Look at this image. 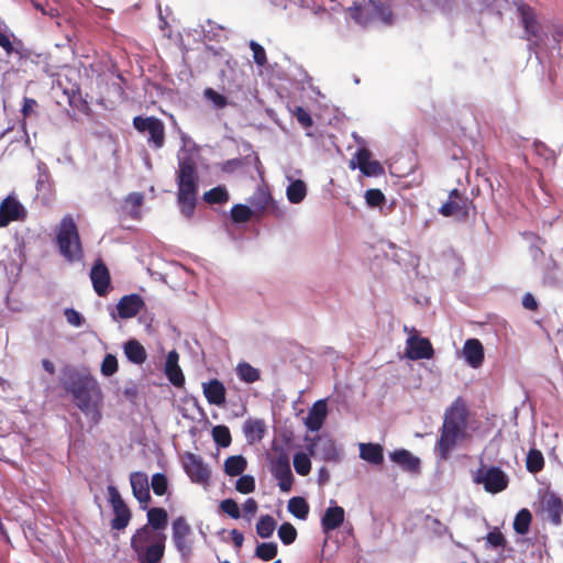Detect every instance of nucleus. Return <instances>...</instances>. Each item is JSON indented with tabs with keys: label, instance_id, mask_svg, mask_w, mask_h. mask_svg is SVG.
<instances>
[{
	"label": "nucleus",
	"instance_id": "obj_1",
	"mask_svg": "<svg viewBox=\"0 0 563 563\" xmlns=\"http://www.w3.org/2000/svg\"><path fill=\"white\" fill-rule=\"evenodd\" d=\"M64 389L73 396L76 406L85 413L93 415L95 422L101 418L102 390L88 371L68 369L64 373Z\"/></svg>",
	"mask_w": 563,
	"mask_h": 563
},
{
	"label": "nucleus",
	"instance_id": "obj_2",
	"mask_svg": "<svg viewBox=\"0 0 563 563\" xmlns=\"http://www.w3.org/2000/svg\"><path fill=\"white\" fill-rule=\"evenodd\" d=\"M470 410L462 397H456L445 409L440 437L435 442L438 456L446 461L452 450L467 434Z\"/></svg>",
	"mask_w": 563,
	"mask_h": 563
},
{
	"label": "nucleus",
	"instance_id": "obj_3",
	"mask_svg": "<svg viewBox=\"0 0 563 563\" xmlns=\"http://www.w3.org/2000/svg\"><path fill=\"white\" fill-rule=\"evenodd\" d=\"M177 201L181 213L190 218L196 208L199 175L197 170V162L192 154L185 153L178 156L177 170Z\"/></svg>",
	"mask_w": 563,
	"mask_h": 563
},
{
	"label": "nucleus",
	"instance_id": "obj_4",
	"mask_svg": "<svg viewBox=\"0 0 563 563\" xmlns=\"http://www.w3.org/2000/svg\"><path fill=\"white\" fill-rule=\"evenodd\" d=\"M56 244L60 255L69 263L84 260V247L78 227L70 214L62 218L55 229Z\"/></svg>",
	"mask_w": 563,
	"mask_h": 563
},
{
	"label": "nucleus",
	"instance_id": "obj_5",
	"mask_svg": "<svg viewBox=\"0 0 563 563\" xmlns=\"http://www.w3.org/2000/svg\"><path fill=\"white\" fill-rule=\"evenodd\" d=\"M349 15L356 23L367 25L379 21L390 24L393 21V12L390 7L380 0H355L347 8Z\"/></svg>",
	"mask_w": 563,
	"mask_h": 563
},
{
	"label": "nucleus",
	"instance_id": "obj_6",
	"mask_svg": "<svg viewBox=\"0 0 563 563\" xmlns=\"http://www.w3.org/2000/svg\"><path fill=\"white\" fill-rule=\"evenodd\" d=\"M172 542L183 561L188 562L194 555L195 536L191 526L184 516L172 522Z\"/></svg>",
	"mask_w": 563,
	"mask_h": 563
},
{
	"label": "nucleus",
	"instance_id": "obj_7",
	"mask_svg": "<svg viewBox=\"0 0 563 563\" xmlns=\"http://www.w3.org/2000/svg\"><path fill=\"white\" fill-rule=\"evenodd\" d=\"M133 128L142 133L147 134V145L154 151H158L165 146L166 129L164 122L156 117L136 115L133 118Z\"/></svg>",
	"mask_w": 563,
	"mask_h": 563
},
{
	"label": "nucleus",
	"instance_id": "obj_8",
	"mask_svg": "<svg viewBox=\"0 0 563 563\" xmlns=\"http://www.w3.org/2000/svg\"><path fill=\"white\" fill-rule=\"evenodd\" d=\"M471 209H476L473 200L454 188L449 192L448 200L439 208V213L445 218L454 217L465 221L470 217Z\"/></svg>",
	"mask_w": 563,
	"mask_h": 563
},
{
	"label": "nucleus",
	"instance_id": "obj_9",
	"mask_svg": "<svg viewBox=\"0 0 563 563\" xmlns=\"http://www.w3.org/2000/svg\"><path fill=\"white\" fill-rule=\"evenodd\" d=\"M473 481L475 484H482L485 490L490 494L505 490L509 483L508 476L498 466L478 468L473 476Z\"/></svg>",
	"mask_w": 563,
	"mask_h": 563
},
{
	"label": "nucleus",
	"instance_id": "obj_10",
	"mask_svg": "<svg viewBox=\"0 0 563 563\" xmlns=\"http://www.w3.org/2000/svg\"><path fill=\"white\" fill-rule=\"evenodd\" d=\"M434 355V350L429 339L422 338L417 330H410V335L406 340V356L409 360H430Z\"/></svg>",
	"mask_w": 563,
	"mask_h": 563
},
{
	"label": "nucleus",
	"instance_id": "obj_11",
	"mask_svg": "<svg viewBox=\"0 0 563 563\" xmlns=\"http://www.w3.org/2000/svg\"><path fill=\"white\" fill-rule=\"evenodd\" d=\"M108 494L110 497V503L113 509L114 517L111 520V528L113 530H123L128 527L131 520V510L122 499L119 490L110 485L108 486Z\"/></svg>",
	"mask_w": 563,
	"mask_h": 563
},
{
	"label": "nucleus",
	"instance_id": "obj_12",
	"mask_svg": "<svg viewBox=\"0 0 563 563\" xmlns=\"http://www.w3.org/2000/svg\"><path fill=\"white\" fill-rule=\"evenodd\" d=\"M272 473L278 481V486L282 492H289L294 484V475L290 468V459L287 452L280 451L277 456L272 461Z\"/></svg>",
	"mask_w": 563,
	"mask_h": 563
},
{
	"label": "nucleus",
	"instance_id": "obj_13",
	"mask_svg": "<svg viewBox=\"0 0 563 563\" xmlns=\"http://www.w3.org/2000/svg\"><path fill=\"white\" fill-rule=\"evenodd\" d=\"M183 466L191 482L201 485L209 483L210 470L203 463L201 456L191 452H186L183 456Z\"/></svg>",
	"mask_w": 563,
	"mask_h": 563
},
{
	"label": "nucleus",
	"instance_id": "obj_14",
	"mask_svg": "<svg viewBox=\"0 0 563 563\" xmlns=\"http://www.w3.org/2000/svg\"><path fill=\"white\" fill-rule=\"evenodd\" d=\"M517 10L525 29L526 38L530 42L539 40L541 37V24L538 21L536 10L527 3H519Z\"/></svg>",
	"mask_w": 563,
	"mask_h": 563
},
{
	"label": "nucleus",
	"instance_id": "obj_15",
	"mask_svg": "<svg viewBox=\"0 0 563 563\" xmlns=\"http://www.w3.org/2000/svg\"><path fill=\"white\" fill-rule=\"evenodd\" d=\"M26 216L24 207L13 197H5L0 203V228L9 225L13 221L23 220Z\"/></svg>",
	"mask_w": 563,
	"mask_h": 563
},
{
	"label": "nucleus",
	"instance_id": "obj_16",
	"mask_svg": "<svg viewBox=\"0 0 563 563\" xmlns=\"http://www.w3.org/2000/svg\"><path fill=\"white\" fill-rule=\"evenodd\" d=\"M90 279L93 290L100 297L108 295L110 290L111 277L108 267L102 260H97L91 267Z\"/></svg>",
	"mask_w": 563,
	"mask_h": 563
},
{
	"label": "nucleus",
	"instance_id": "obj_17",
	"mask_svg": "<svg viewBox=\"0 0 563 563\" xmlns=\"http://www.w3.org/2000/svg\"><path fill=\"white\" fill-rule=\"evenodd\" d=\"M540 505L542 510L548 515L549 520L554 526H560L562 523L563 500L560 496L553 492H547L542 496Z\"/></svg>",
	"mask_w": 563,
	"mask_h": 563
},
{
	"label": "nucleus",
	"instance_id": "obj_18",
	"mask_svg": "<svg viewBox=\"0 0 563 563\" xmlns=\"http://www.w3.org/2000/svg\"><path fill=\"white\" fill-rule=\"evenodd\" d=\"M133 496L141 504L142 509L147 508L151 500L148 477L143 472H134L130 475Z\"/></svg>",
	"mask_w": 563,
	"mask_h": 563
},
{
	"label": "nucleus",
	"instance_id": "obj_19",
	"mask_svg": "<svg viewBox=\"0 0 563 563\" xmlns=\"http://www.w3.org/2000/svg\"><path fill=\"white\" fill-rule=\"evenodd\" d=\"M144 300L140 295H125L117 305L118 316L121 319L134 318L144 308Z\"/></svg>",
	"mask_w": 563,
	"mask_h": 563
},
{
	"label": "nucleus",
	"instance_id": "obj_20",
	"mask_svg": "<svg viewBox=\"0 0 563 563\" xmlns=\"http://www.w3.org/2000/svg\"><path fill=\"white\" fill-rule=\"evenodd\" d=\"M179 361V354L176 350H172L168 352L166 356L165 367L164 372L167 376L168 380L175 386V387H183L185 384V376L184 373L178 364Z\"/></svg>",
	"mask_w": 563,
	"mask_h": 563
},
{
	"label": "nucleus",
	"instance_id": "obj_21",
	"mask_svg": "<svg viewBox=\"0 0 563 563\" xmlns=\"http://www.w3.org/2000/svg\"><path fill=\"white\" fill-rule=\"evenodd\" d=\"M166 536L161 534L155 539V542L145 547L143 550L137 551V559L141 563H158L165 552Z\"/></svg>",
	"mask_w": 563,
	"mask_h": 563
},
{
	"label": "nucleus",
	"instance_id": "obj_22",
	"mask_svg": "<svg viewBox=\"0 0 563 563\" xmlns=\"http://www.w3.org/2000/svg\"><path fill=\"white\" fill-rule=\"evenodd\" d=\"M314 451L325 462H338L340 460V453L335 442L329 438H318L314 444L309 448L310 454H314Z\"/></svg>",
	"mask_w": 563,
	"mask_h": 563
},
{
	"label": "nucleus",
	"instance_id": "obj_23",
	"mask_svg": "<svg viewBox=\"0 0 563 563\" xmlns=\"http://www.w3.org/2000/svg\"><path fill=\"white\" fill-rule=\"evenodd\" d=\"M465 361L473 368L479 367L484 362V347L478 339H468L463 346Z\"/></svg>",
	"mask_w": 563,
	"mask_h": 563
},
{
	"label": "nucleus",
	"instance_id": "obj_24",
	"mask_svg": "<svg viewBox=\"0 0 563 563\" xmlns=\"http://www.w3.org/2000/svg\"><path fill=\"white\" fill-rule=\"evenodd\" d=\"M202 390L209 404L216 406H223L225 404V387L219 379L213 378L207 383H202Z\"/></svg>",
	"mask_w": 563,
	"mask_h": 563
},
{
	"label": "nucleus",
	"instance_id": "obj_25",
	"mask_svg": "<svg viewBox=\"0 0 563 563\" xmlns=\"http://www.w3.org/2000/svg\"><path fill=\"white\" fill-rule=\"evenodd\" d=\"M162 532H154L147 525L139 528L131 538V548L136 553L137 551L143 550L145 547L155 542V539L158 538Z\"/></svg>",
	"mask_w": 563,
	"mask_h": 563
},
{
	"label": "nucleus",
	"instance_id": "obj_26",
	"mask_svg": "<svg viewBox=\"0 0 563 563\" xmlns=\"http://www.w3.org/2000/svg\"><path fill=\"white\" fill-rule=\"evenodd\" d=\"M328 413L325 400H318L313 404L306 419V426L311 431L321 429Z\"/></svg>",
	"mask_w": 563,
	"mask_h": 563
},
{
	"label": "nucleus",
	"instance_id": "obj_27",
	"mask_svg": "<svg viewBox=\"0 0 563 563\" xmlns=\"http://www.w3.org/2000/svg\"><path fill=\"white\" fill-rule=\"evenodd\" d=\"M344 509L341 506L329 507L321 518L323 532L328 533L338 529L344 521Z\"/></svg>",
	"mask_w": 563,
	"mask_h": 563
},
{
	"label": "nucleus",
	"instance_id": "obj_28",
	"mask_svg": "<svg viewBox=\"0 0 563 563\" xmlns=\"http://www.w3.org/2000/svg\"><path fill=\"white\" fill-rule=\"evenodd\" d=\"M390 459L405 471L418 472L420 468V460L406 449H399L391 452Z\"/></svg>",
	"mask_w": 563,
	"mask_h": 563
},
{
	"label": "nucleus",
	"instance_id": "obj_29",
	"mask_svg": "<svg viewBox=\"0 0 563 563\" xmlns=\"http://www.w3.org/2000/svg\"><path fill=\"white\" fill-rule=\"evenodd\" d=\"M360 457L373 465L384 462V448L379 443H360Z\"/></svg>",
	"mask_w": 563,
	"mask_h": 563
},
{
	"label": "nucleus",
	"instance_id": "obj_30",
	"mask_svg": "<svg viewBox=\"0 0 563 563\" xmlns=\"http://www.w3.org/2000/svg\"><path fill=\"white\" fill-rule=\"evenodd\" d=\"M266 432V426L262 419H247L243 423V433L249 443L262 441Z\"/></svg>",
	"mask_w": 563,
	"mask_h": 563
},
{
	"label": "nucleus",
	"instance_id": "obj_31",
	"mask_svg": "<svg viewBox=\"0 0 563 563\" xmlns=\"http://www.w3.org/2000/svg\"><path fill=\"white\" fill-rule=\"evenodd\" d=\"M126 358L136 365H141L146 361L147 353L144 346L135 339H131L123 346Z\"/></svg>",
	"mask_w": 563,
	"mask_h": 563
},
{
	"label": "nucleus",
	"instance_id": "obj_32",
	"mask_svg": "<svg viewBox=\"0 0 563 563\" xmlns=\"http://www.w3.org/2000/svg\"><path fill=\"white\" fill-rule=\"evenodd\" d=\"M168 522V515L164 508L154 507L147 511V526L155 530H163Z\"/></svg>",
	"mask_w": 563,
	"mask_h": 563
},
{
	"label": "nucleus",
	"instance_id": "obj_33",
	"mask_svg": "<svg viewBox=\"0 0 563 563\" xmlns=\"http://www.w3.org/2000/svg\"><path fill=\"white\" fill-rule=\"evenodd\" d=\"M247 461L243 455H232L224 461V473L229 476H240L246 470Z\"/></svg>",
	"mask_w": 563,
	"mask_h": 563
},
{
	"label": "nucleus",
	"instance_id": "obj_34",
	"mask_svg": "<svg viewBox=\"0 0 563 563\" xmlns=\"http://www.w3.org/2000/svg\"><path fill=\"white\" fill-rule=\"evenodd\" d=\"M306 195L307 186L301 179L291 181L286 189L287 199L291 203H300L305 199Z\"/></svg>",
	"mask_w": 563,
	"mask_h": 563
},
{
	"label": "nucleus",
	"instance_id": "obj_35",
	"mask_svg": "<svg viewBox=\"0 0 563 563\" xmlns=\"http://www.w3.org/2000/svg\"><path fill=\"white\" fill-rule=\"evenodd\" d=\"M235 372L239 378L247 384H253L261 378L260 369L247 362H240L235 367Z\"/></svg>",
	"mask_w": 563,
	"mask_h": 563
},
{
	"label": "nucleus",
	"instance_id": "obj_36",
	"mask_svg": "<svg viewBox=\"0 0 563 563\" xmlns=\"http://www.w3.org/2000/svg\"><path fill=\"white\" fill-rule=\"evenodd\" d=\"M544 467V456L538 449H530L526 457V468L529 473L537 474Z\"/></svg>",
	"mask_w": 563,
	"mask_h": 563
},
{
	"label": "nucleus",
	"instance_id": "obj_37",
	"mask_svg": "<svg viewBox=\"0 0 563 563\" xmlns=\"http://www.w3.org/2000/svg\"><path fill=\"white\" fill-rule=\"evenodd\" d=\"M309 505L303 497H292L288 501V511L298 519L305 520L309 514Z\"/></svg>",
	"mask_w": 563,
	"mask_h": 563
},
{
	"label": "nucleus",
	"instance_id": "obj_38",
	"mask_svg": "<svg viewBox=\"0 0 563 563\" xmlns=\"http://www.w3.org/2000/svg\"><path fill=\"white\" fill-rule=\"evenodd\" d=\"M531 521H532L531 512L528 509L523 508V509L519 510L515 517L514 530L518 534H526L529 531Z\"/></svg>",
	"mask_w": 563,
	"mask_h": 563
},
{
	"label": "nucleus",
	"instance_id": "obj_39",
	"mask_svg": "<svg viewBox=\"0 0 563 563\" xmlns=\"http://www.w3.org/2000/svg\"><path fill=\"white\" fill-rule=\"evenodd\" d=\"M275 528H276V521L269 515L261 516L256 523V532L261 538H264V539L272 537Z\"/></svg>",
	"mask_w": 563,
	"mask_h": 563
},
{
	"label": "nucleus",
	"instance_id": "obj_40",
	"mask_svg": "<svg viewBox=\"0 0 563 563\" xmlns=\"http://www.w3.org/2000/svg\"><path fill=\"white\" fill-rule=\"evenodd\" d=\"M203 199L210 205H221L229 200V192L224 187L218 186L205 192Z\"/></svg>",
	"mask_w": 563,
	"mask_h": 563
},
{
	"label": "nucleus",
	"instance_id": "obj_41",
	"mask_svg": "<svg viewBox=\"0 0 563 563\" xmlns=\"http://www.w3.org/2000/svg\"><path fill=\"white\" fill-rule=\"evenodd\" d=\"M212 438L217 445L221 448H228L232 442L230 429L222 424L212 428Z\"/></svg>",
	"mask_w": 563,
	"mask_h": 563
},
{
	"label": "nucleus",
	"instance_id": "obj_42",
	"mask_svg": "<svg viewBox=\"0 0 563 563\" xmlns=\"http://www.w3.org/2000/svg\"><path fill=\"white\" fill-rule=\"evenodd\" d=\"M278 548L275 542H263L257 544L255 549V556L263 561H271L276 558Z\"/></svg>",
	"mask_w": 563,
	"mask_h": 563
},
{
	"label": "nucleus",
	"instance_id": "obj_43",
	"mask_svg": "<svg viewBox=\"0 0 563 563\" xmlns=\"http://www.w3.org/2000/svg\"><path fill=\"white\" fill-rule=\"evenodd\" d=\"M253 211L246 205L238 203L231 208V219L235 223H245L250 221Z\"/></svg>",
	"mask_w": 563,
	"mask_h": 563
},
{
	"label": "nucleus",
	"instance_id": "obj_44",
	"mask_svg": "<svg viewBox=\"0 0 563 563\" xmlns=\"http://www.w3.org/2000/svg\"><path fill=\"white\" fill-rule=\"evenodd\" d=\"M294 467H295V471L299 475H301V476L308 475L311 471V462H310L309 455L306 453H302V452L295 454Z\"/></svg>",
	"mask_w": 563,
	"mask_h": 563
},
{
	"label": "nucleus",
	"instance_id": "obj_45",
	"mask_svg": "<svg viewBox=\"0 0 563 563\" xmlns=\"http://www.w3.org/2000/svg\"><path fill=\"white\" fill-rule=\"evenodd\" d=\"M278 537L284 544L289 545L296 541L297 530L291 523L284 522L278 528Z\"/></svg>",
	"mask_w": 563,
	"mask_h": 563
},
{
	"label": "nucleus",
	"instance_id": "obj_46",
	"mask_svg": "<svg viewBox=\"0 0 563 563\" xmlns=\"http://www.w3.org/2000/svg\"><path fill=\"white\" fill-rule=\"evenodd\" d=\"M151 487L155 495L163 496L168 489V481L165 474L156 473L152 476Z\"/></svg>",
	"mask_w": 563,
	"mask_h": 563
},
{
	"label": "nucleus",
	"instance_id": "obj_47",
	"mask_svg": "<svg viewBox=\"0 0 563 563\" xmlns=\"http://www.w3.org/2000/svg\"><path fill=\"white\" fill-rule=\"evenodd\" d=\"M235 489L241 494H250L255 490V478L252 475H241L235 483Z\"/></svg>",
	"mask_w": 563,
	"mask_h": 563
},
{
	"label": "nucleus",
	"instance_id": "obj_48",
	"mask_svg": "<svg viewBox=\"0 0 563 563\" xmlns=\"http://www.w3.org/2000/svg\"><path fill=\"white\" fill-rule=\"evenodd\" d=\"M365 200L369 207L376 208V207H379L383 203H385L386 198L380 189L373 188V189L366 190Z\"/></svg>",
	"mask_w": 563,
	"mask_h": 563
},
{
	"label": "nucleus",
	"instance_id": "obj_49",
	"mask_svg": "<svg viewBox=\"0 0 563 563\" xmlns=\"http://www.w3.org/2000/svg\"><path fill=\"white\" fill-rule=\"evenodd\" d=\"M292 115L297 119L298 123L305 128H311L313 125L312 118L305 108L297 106L291 110Z\"/></svg>",
	"mask_w": 563,
	"mask_h": 563
},
{
	"label": "nucleus",
	"instance_id": "obj_50",
	"mask_svg": "<svg viewBox=\"0 0 563 563\" xmlns=\"http://www.w3.org/2000/svg\"><path fill=\"white\" fill-rule=\"evenodd\" d=\"M118 360L113 354H107L101 363L102 375L109 377L118 372Z\"/></svg>",
	"mask_w": 563,
	"mask_h": 563
},
{
	"label": "nucleus",
	"instance_id": "obj_51",
	"mask_svg": "<svg viewBox=\"0 0 563 563\" xmlns=\"http://www.w3.org/2000/svg\"><path fill=\"white\" fill-rule=\"evenodd\" d=\"M250 48L253 52L254 63L258 66H265L267 64V57L264 47L257 42L251 41Z\"/></svg>",
	"mask_w": 563,
	"mask_h": 563
},
{
	"label": "nucleus",
	"instance_id": "obj_52",
	"mask_svg": "<svg viewBox=\"0 0 563 563\" xmlns=\"http://www.w3.org/2000/svg\"><path fill=\"white\" fill-rule=\"evenodd\" d=\"M220 509L233 519L241 517L239 505L231 498L223 499L220 504Z\"/></svg>",
	"mask_w": 563,
	"mask_h": 563
},
{
	"label": "nucleus",
	"instance_id": "obj_53",
	"mask_svg": "<svg viewBox=\"0 0 563 563\" xmlns=\"http://www.w3.org/2000/svg\"><path fill=\"white\" fill-rule=\"evenodd\" d=\"M486 540L495 549L504 548L506 545V539L497 528L487 533Z\"/></svg>",
	"mask_w": 563,
	"mask_h": 563
},
{
	"label": "nucleus",
	"instance_id": "obj_54",
	"mask_svg": "<svg viewBox=\"0 0 563 563\" xmlns=\"http://www.w3.org/2000/svg\"><path fill=\"white\" fill-rule=\"evenodd\" d=\"M64 314L67 322L74 327H81L85 322L84 317L73 308L65 309Z\"/></svg>",
	"mask_w": 563,
	"mask_h": 563
},
{
	"label": "nucleus",
	"instance_id": "obj_55",
	"mask_svg": "<svg viewBox=\"0 0 563 563\" xmlns=\"http://www.w3.org/2000/svg\"><path fill=\"white\" fill-rule=\"evenodd\" d=\"M206 97L211 100L218 108H224L228 104V100L223 95H220L212 88H208L205 91Z\"/></svg>",
	"mask_w": 563,
	"mask_h": 563
},
{
	"label": "nucleus",
	"instance_id": "obj_56",
	"mask_svg": "<svg viewBox=\"0 0 563 563\" xmlns=\"http://www.w3.org/2000/svg\"><path fill=\"white\" fill-rule=\"evenodd\" d=\"M272 201V196L266 191H260L256 197H254L253 205L264 211L267 209L268 205Z\"/></svg>",
	"mask_w": 563,
	"mask_h": 563
},
{
	"label": "nucleus",
	"instance_id": "obj_57",
	"mask_svg": "<svg viewBox=\"0 0 563 563\" xmlns=\"http://www.w3.org/2000/svg\"><path fill=\"white\" fill-rule=\"evenodd\" d=\"M371 156H372L371 152L366 148H360L356 152L355 158L357 161V166L361 172H363L364 167L372 161Z\"/></svg>",
	"mask_w": 563,
	"mask_h": 563
},
{
	"label": "nucleus",
	"instance_id": "obj_58",
	"mask_svg": "<svg viewBox=\"0 0 563 563\" xmlns=\"http://www.w3.org/2000/svg\"><path fill=\"white\" fill-rule=\"evenodd\" d=\"M365 176H378L384 173L382 165L377 161H371L362 172Z\"/></svg>",
	"mask_w": 563,
	"mask_h": 563
},
{
	"label": "nucleus",
	"instance_id": "obj_59",
	"mask_svg": "<svg viewBox=\"0 0 563 563\" xmlns=\"http://www.w3.org/2000/svg\"><path fill=\"white\" fill-rule=\"evenodd\" d=\"M522 306L530 311H536L538 310L539 307L538 301L536 300L534 296L531 292H527L523 295Z\"/></svg>",
	"mask_w": 563,
	"mask_h": 563
},
{
	"label": "nucleus",
	"instance_id": "obj_60",
	"mask_svg": "<svg viewBox=\"0 0 563 563\" xmlns=\"http://www.w3.org/2000/svg\"><path fill=\"white\" fill-rule=\"evenodd\" d=\"M258 509L257 501L254 498H249L243 504V510L247 515H254Z\"/></svg>",
	"mask_w": 563,
	"mask_h": 563
},
{
	"label": "nucleus",
	"instance_id": "obj_61",
	"mask_svg": "<svg viewBox=\"0 0 563 563\" xmlns=\"http://www.w3.org/2000/svg\"><path fill=\"white\" fill-rule=\"evenodd\" d=\"M0 46L5 51L7 54H11L13 52V45L10 41V37L0 32Z\"/></svg>",
	"mask_w": 563,
	"mask_h": 563
},
{
	"label": "nucleus",
	"instance_id": "obj_62",
	"mask_svg": "<svg viewBox=\"0 0 563 563\" xmlns=\"http://www.w3.org/2000/svg\"><path fill=\"white\" fill-rule=\"evenodd\" d=\"M230 534H231V539H232L234 547L240 549L244 542L243 533L236 529H233Z\"/></svg>",
	"mask_w": 563,
	"mask_h": 563
},
{
	"label": "nucleus",
	"instance_id": "obj_63",
	"mask_svg": "<svg viewBox=\"0 0 563 563\" xmlns=\"http://www.w3.org/2000/svg\"><path fill=\"white\" fill-rule=\"evenodd\" d=\"M128 200L131 201L133 206L139 207L143 202V196L141 194H132L129 196Z\"/></svg>",
	"mask_w": 563,
	"mask_h": 563
},
{
	"label": "nucleus",
	"instance_id": "obj_64",
	"mask_svg": "<svg viewBox=\"0 0 563 563\" xmlns=\"http://www.w3.org/2000/svg\"><path fill=\"white\" fill-rule=\"evenodd\" d=\"M43 368L51 375L55 374V365L49 360L45 358L42 361Z\"/></svg>",
	"mask_w": 563,
	"mask_h": 563
}]
</instances>
